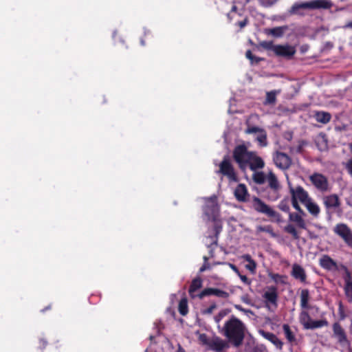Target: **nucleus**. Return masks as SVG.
Here are the masks:
<instances>
[{"mask_svg":"<svg viewBox=\"0 0 352 352\" xmlns=\"http://www.w3.org/2000/svg\"><path fill=\"white\" fill-rule=\"evenodd\" d=\"M233 158L242 170L249 168L251 170L256 171L265 166L264 160L256 152L249 151L244 144L238 145L234 148Z\"/></svg>","mask_w":352,"mask_h":352,"instance_id":"obj_1","label":"nucleus"},{"mask_svg":"<svg viewBox=\"0 0 352 352\" xmlns=\"http://www.w3.org/2000/svg\"><path fill=\"white\" fill-rule=\"evenodd\" d=\"M205 206L204 207V213L207 217L208 221L213 223V228L211 233L208 234L212 244L217 245L219 234L222 230V223L219 218V206L217 203V197L212 195L210 197L204 198Z\"/></svg>","mask_w":352,"mask_h":352,"instance_id":"obj_2","label":"nucleus"},{"mask_svg":"<svg viewBox=\"0 0 352 352\" xmlns=\"http://www.w3.org/2000/svg\"><path fill=\"white\" fill-rule=\"evenodd\" d=\"M245 330V324L239 319L232 317L226 321L222 331L228 341L234 346L238 347L243 343Z\"/></svg>","mask_w":352,"mask_h":352,"instance_id":"obj_3","label":"nucleus"},{"mask_svg":"<svg viewBox=\"0 0 352 352\" xmlns=\"http://www.w3.org/2000/svg\"><path fill=\"white\" fill-rule=\"evenodd\" d=\"M270 190L267 192L266 198L271 201H275L280 197L281 185L272 171L267 174V180Z\"/></svg>","mask_w":352,"mask_h":352,"instance_id":"obj_4","label":"nucleus"},{"mask_svg":"<svg viewBox=\"0 0 352 352\" xmlns=\"http://www.w3.org/2000/svg\"><path fill=\"white\" fill-rule=\"evenodd\" d=\"M265 307L271 312H274L278 307V292L275 286L267 287L262 294Z\"/></svg>","mask_w":352,"mask_h":352,"instance_id":"obj_5","label":"nucleus"},{"mask_svg":"<svg viewBox=\"0 0 352 352\" xmlns=\"http://www.w3.org/2000/svg\"><path fill=\"white\" fill-rule=\"evenodd\" d=\"M252 206L258 212L266 214L270 218L274 219L277 221H280V214L272 208L270 206L267 205L261 199L256 197H254L252 199Z\"/></svg>","mask_w":352,"mask_h":352,"instance_id":"obj_6","label":"nucleus"},{"mask_svg":"<svg viewBox=\"0 0 352 352\" xmlns=\"http://www.w3.org/2000/svg\"><path fill=\"white\" fill-rule=\"evenodd\" d=\"M252 206L258 212L266 214L270 218L274 219L277 221H280V214L272 208L270 206L267 205L261 199L256 197H254L252 199Z\"/></svg>","mask_w":352,"mask_h":352,"instance_id":"obj_7","label":"nucleus"},{"mask_svg":"<svg viewBox=\"0 0 352 352\" xmlns=\"http://www.w3.org/2000/svg\"><path fill=\"white\" fill-rule=\"evenodd\" d=\"M331 6L327 0H314L309 2L294 3L290 10L291 14H297L300 9L329 8Z\"/></svg>","mask_w":352,"mask_h":352,"instance_id":"obj_8","label":"nucleus"},{"mask_svg":"<svg viewBox=\"0 0 352 352\" xmlns=\"http://www.w3.org/2000/svg\"><path fill=\"white\" fill-rule=\"evenodd\" d=\"M333 232L349 248H352V230L346 224L343 223L336 224L333 228Z\"/></svg>","mask_w":352,"mask_h":352,"instance_id":"obj_9","label":"nucleus"},{"mask_svg":"<svg viewBox=\"0 0 352 352\" xmlns=\"http://www.w3.org/2000/svg\"><path fill=\"white\" fill-rule=\"evenodd\" d=\"M266 47L271 49L276 55L287 58H291L296 52L294 46L287 44L273 45L272 43H270Z\"/></svg>","mask_w":352,"mask_h":352,"instance_id":"obj_10","label":"nucleus"},{"mask_svg":"<svg viewBox=\"0 0 352 352\" xmlns=\"http://www.w3.org/2000/svg\"><path fill=\"white\" fill-rule=\"evenodd\" d=\"M219 172L226 176L230 181H237L236 173L228 156L226 155L223 157V160L219 164Z\"/></svg>","mask_w":352,"mask_h":352,"instance_id":"obj_11","label":"nucleus"},{"mask_svg":"<svg viewBox=\"0 0 352 352\" xmlns=\"http://www.w3.org/2000/svg\"><path fill=\"white\" fill-rule=\"evenodd\" d=\"M288 186L291 195V199L297 200L304 204L310 198L308 192L302 186H298L294 187L289 182H288Z\"/></svg>","mask_w":352,"mask_h":352,"instance_id":"obj_12","label":"nucleus"},{"mask_svg":"<svg viewBox=\"0 0 352 352\" xmlns=\"http://www.w3.org/2000/svg\"><path fill=\"white\" fill-rule=\"evenodd\" d=\"M333 336L337 340L338 344L342 346L349 347L350 342L347 338L344 329L338 322L333 324Z\"/></svg>","mask_w":352,"mask_h":352,"instance_id":"obj_13","label":"nucleus"},{"mask_svg":"<svg viewBox=\"0 0 352 352\" xmlns=\"http://www.w3.org/2000/svg\"><path fill=\"white\" fill-rule=\"evenodd\" d=\"M229 341L221 339L219 337L214 336L210 339L209 349L215 352H223L230 347Z\"/></svg>","mask_w":352,"mask_h":352,"instance_id":"obj_14","label":"nucleus"},{"mask_svg":"<svg viewBox=\"0 0 352 352\" xmlns=\"http://www.w3.org/2000/svg\"><path fill=\"white\" fill-rule=\"evenodd\" d=\"M313 185L320 191H326L328 189L327 179L322 174L314 173L309 177Z\"/></svg>","mask_w":352,"mask_h":352,"instance_id":"obj_15","label":"nucleus"},{"mask_svg":"<svg viewBox=\"0 0 352 352\" xmlns=\"http://www.w3.org/2000/svg\"><path fill=\"white\" fill-rule=\"evenodd\" d=\"M274 162L277 167L280 169H287L291 165L290 157L281 152H277L274 156Z\"/></svg>","mask_w":352,"mask_h":352,"instance_id":"obj_16","label":"nucleus"},{"mask_svg":"<svg viewBox=\"0 0 352 352\" xmlns=\"http://www.w3.org/2000/svg\"><path fill=\"white\" fill-rule=\"evenodd\" d=\"M215 296L221 298H227L229 296V294L223 290L217 289V288H207L201 291L199 294L198 297L199 298H203L204 296Z\"/></svg>","mask_w":352,"mask_h":352,"instance_id":"obj_17","label":"nucleus"},{"mask_svg":"<svg viewBox=\"0 0 352 352\" xmlns=\"http://www.w3.org/2000/svg\"><path fill=\"white\" fill-rule=\"evenodd\" d=\"M344 293L349 302H352V277L350 272L346 270L344 276Z\"/></svg>","mask_w":352,"mask_h":352,"instance_id":"obj_18","label":"nucleus"},{"mask_svg":"<svg viewBox=\"0 0 352 352\" xmlns=\"http://www.w3.org/2000/svg\"><path fill=\"white\" fill-rule=\"evenodd\" d=\"M320 266L327 270H336L338 269L337 263L328 255H323L320 258Z\"/></svg>","mask_w":352,"mask_h":352,"instance_id":"obj_19","label":"nucleus"},{"mask_svg":"<svg viewBox=\"0 0 352 352\" xmlns=\"http://www.w3.org/2000/svg\"><path fill=\"white\" fill-rule=\"evenodd\" d=\"M292 276L299 280L302 283H305L307 279V275L305 270L298 264H294L292 270Z\"/></svg>","mask_w":352,"mask_h":352,"instance_id":"obj_20","label":"nucleus"},{"mask_svg":"<svg viewBox=\"0 0 352 352\" xmlns=\"http://www.w3.org/2000/svg\"><path fill=\"white\" fill-rule=\"evenodd\" d=\"M236 199L239 201H246L248 197V192L245 184H239L234 190Z\"/></svg>","mask_w":352,"mask_h":352,"instance_id":"obj_21","label":"nucleus"},{"mask_svg":"<svg viewBox=\"0 0 352 352\" xmlns=\"http://www.w3.org/2000/svg\"><path fill=\"white\" fill-rule=\"evenodd\" d=\"M303 205L313 217H318L320 212V208L311 197Z\"/></svg>","mask_w":352,"mask_h":352,"instance_id":"obj_22","label":"nucleus"},{"mask_svg":"<svg viewBox=\"0 0 352 352\" xmlns=\"http://www.w3.org/2000/svg\"><path fill=\"white\" fill-rule=\"evenodd\" d=\"M305 215V213L302 214L300 212H289V221L295 223L299 228H305L306 223L303 219V217Z\"/></svg>","mask_w":352,"mask_h":352,"instance_id":"obj_23","label":"nucleus"},{"mask_svg":"<svg viewBox=\"0 0 352 352\" xmlns=\"http://www.w3.org/2000/svg\"><path fill=\"white\" fill-rule=\"evenodd\" d=\"M323 203L327 208H336L340 206L339 198L336 195L324 197Z\"/></svg>","mask_w":352,"mask_h":352,"instance_id":"obj_24","label":"nucleus"},{"mask_svg":"<svg viewBox=\"0 0 352 352\" xmlns=\"http://www.w3.org/2000/svg\"><path fill=\"white\" fill-rule=\"evenodd\" d=\"M260 333L267 340L273 343L277 348L281 349L283 342L278 339V338L271 332H266L264 331H260Z\"/></svg>","mask_w":352,"mask_h":352,"instance_id":"obj_25","label":"nucleus"},{"mask_svg":"<svg viewBox=\"0 0 352 352\" xmlns=\"http://www.w3.org/2000/svg\"><path fill=\"white\" fill-rule=\"evenodd\" d=\"M202 287V280L198 277L192 280L188 292L191 298H194L197 296L195 294V292H197L199 289Z\"/></svg>","mask_w":352,"mask_h":352,"instance_id":"obj_26","label":"nucleus"},{"mask_svg":"<svg viewBox=\"0 0 352 352\" xmlns=\"http://www.w3.org/2000/svg\"><path fill=\"white\" fill-rule=\"evenodd\" d=\"M241 258L248 263L247 265H245V268L248 270H249L252 274H254L256 273V263L252 258V256L250 254H247L242 255Z\"/></svg>","mask_w":352,"mask_h":352,"instance_id":"obj_27","label":"nucleus"},{"mask_svg":"<svg viewBox=\"0 0 352 352\" xmlns=\"http://www.w3.org/2000/svg\"><path fill=\"white\" fill-rule=\"evenodd\" d=\"M314 117L317 122L327 124L331 120V114L324 111H317L315 113Z\"/></svg>","mask_w":352,"mask_h":352,"instance_id":"obj_28","label":"nucleus"},{"mask_svg":"<svg viewBox=\"0 0 352 352\" xmlns=\"http://www.w3.org/2000/svg\"><path fill=\"white\" fill-rule=\"evenodd\" d=\"M280 91L278 90H273L271 91H268L266 94V98L264 101L265 105H269V104H275L276 102V96L278 94H279Z\"/></svg>","mask_w":352,"mask_h":352,"instance_id":"obj_29","label":"nucleus"},{"mask_svg":"<svg viewBox=\"0 0 352 352\" xmlns=\"http://www.w3.org/2000/svg\"><path fill=\"white\" fill-rule=\"evenodd\" d=\"M310 299L309 290L302 289L300 292V306L302 309L309 308V301Z\"/></svg>","mask_w":352,"mask_h":352,"instance_id":"obj_30","label":"nucleus"},{"mask_svg":"<svg viewBox=\"0 0 352 352\" xmlns=\"http://www.w3.org/2000/svg\"><path fill=\"white\" fill-rule=\"evenodd\" d=\"M254 173L252 175V179L254 182L259 185L263 184L267 180V175H265L263 172H257L254 171Z\"/></svg>","mask_w":352,"mask_h":352,"instance_id":"obj_31","label":"nucleus"},{"mask_svg":"<svg viewBox=\"0 0 352 352\" xmlns=\"http://www.w3.org/2000/svg\"><path fill=\"white\" fill-rule=\"evenodd\" d=\"M256 141L261 147H265L267 145V133L265 129L260 131L256 135Z\"/></svg>","mask_w":352,"mask_h":352,"instance_id":"obj_32","label":"nucleus"},{"mask_svg":"<svg viewBox=\"0 0 352 352\" xmlns=\"http://www.w3.org/2000/svg\"><path fill=\"white\" fill-rule=\"evenodd\" d=\"M299 320L300 323L303 325L304 328L308 329V327L311 322V318L309 316L308 312L306 311H302L300 314Z\"/></svg>","mask_w":352,"mask_h":352,"instance_id":"obj_33","label":"nucleus"},{"mask_svg":"<svg viewBox=\"0 0 352 352\" xmlns=\"http://www.w3.org/2000/svg\"><path fill=\"white\" fill-rule=\"evenodd\" d=\"M283 329L287 340L289 342H292L296 340L295 336L288 324H283Z\"/></svg>","mask_w":352,"mask_h":352,"instance_id":"obj_34","label":"nucleus"},{"mask_svg":"<svg viewBox=\"0 0 352 352\" xmlns=\"http://www.w3.org/2000/svg\"><path fill=\"white\" fill-rule=\"evenodd\" d=\"M328 325V322L326 320H313L308 327V329H314L317 328H320L322 327H326Z\"/></svg>","mask_w":352,"mask_h":352,"instance_id":"obj_35","label":"nucleus"},{"mask_svg":"<svg viewBox=\"0 0 352 352\" xmlns=\"http://www.w3.org/2000/svg\"><path fill=\"white\" fill-rule=\"evenodd\" d=\"M179 312L182 316H186L188 312V301L186 298H182L179 303Z\"/></svg>","mask_w":352,"mask_h":352,"instance_id":"obj_36","label":"nucleus"},{"mask_svg":"<svg viewBox=\"0 0 352 352\" xmlns=\"http://www.w3.org/2000/svg\"><path fill=\"white\" fill-rule=\"evenodd\" d=\"M270 278L276 283L284 284L285 283V276L278 274L270 273L269 274Z\"/></svg>","mask_w":352,"mask_h":352,"instance_id":"obj_37","label":"nucleus"},{"mask_svg":"<svg viewBox=\"0 0 352 352\" xmlns=\"http://www.w3.org/2000/svg\"><path fill=\"white\" fill-rule=\"evenodd\" d=\"M197 334L198 335V340L200 344H201L204 346L209 347L210 339H208L207 335L205 333H200L198 331L197 332Z\"/></svg>","mask_w":352,"mask_h":352,"instance_id":"obj_38","label":"nucleus"},{"mask_svg":"<svg viewBox=\"0 0 352 352\" xmlns=\"http://www.w3.org/2000/svg\"><path fill=\"white\" fill-rule=\"evenodd\" d=\"M285 231L293 236V237L296 239H298L299 238L298 232L295 227L292 225L289 224L287 226L285 227Z\"/></svg>","mask_w":352,"mask_h":352,"instance_id":"obj_39","label":"nucleus"},{"mask_svg":"<svg viewBox=\"0 0 352 352\" xmlns=\"http://www.w3.org/2000/svg\"><path fill=\"white\" fill-rule=\"evenodd\" d=\"M263 129L262 128H260V127H258V126H249L247 129L245 130V133H248V134H258L260 133V131H263Z\"/></svg>","mask_w":352,"mask_h":352,"instance_id":"obj_40","label":"nucleus"},{"mask_svg":"<svg viewBox=\"0 0 352 352\" xmlns=\"http://www.w3.org/2000/svg\"><path fill=\"white\" fill-rule=\"evenodd\" d=\"M278 208L280 210H282L283 212H289V206L288 205L287 201L285 199L282 200L279 203Z\"/></svg>","mask_w":352,"mask_h":352,"instance_id":"obj_41","label":"nucleus"},{"mask_svg":"<svg viewBox=\"0 0 352 352\" xmlns=\"http://www.w3.org/2000/svg\"><path fill=\"white\" fill-rule=\"evenodd\" d=\"M241 300H242L243 302L245 303L248 305L252 307L254 306V302L252 301V298L250 297L248 294L242 295L241 297Z\"/></svg>","mask_w":352,"mask_h":352,"instance_id":"obj_42","label":"nucleus"},{"mask_svg":"<svg viewBox=\"0 0 352 352\" xmlns=\"http://www.w3.org/2000/svg\"><path fill=\"white\" fill-rule=\"evenodd\" d=\"M234 308L241 312H243L244 314H245L247 316H254V313L250 310V309H244L241 305H234Z\"/></svg>","mask_w":352,"mask_h":352,"instance_id":"obj_43","label":"nucleus"},{"mask_svg":"<svg viewBox=\"0 0 352 352\" xmlns=\"http://www.w3.org/2000/svg\"><path fill=\"white\" fill-rule=\"evenodd\" d=\"M261 232L272 233V227L270 226H257L256 227V232L258 233V232Z\"/></svg>","mask_w":352,"mask_h":352,"instance_id":"obj_44","label":"nucleus"},{"mask_svg":"<svg viewBox=\"0 0 352 352\" xmlns=\"http://www.w3.org/2000/svg\"><path fill=\"white\" fill-rule=\"evenodd\" d=\"M216 307H217V305L215 304H212L208 308L202 309L201 314L204 315L211 314L214 311V310L216 309Z\"/></svg>","mask_w":352,"mask_h":352,"instance_id":"obj_45","label":"nucleus"},{"mask_svg":"<svg viewBox=\"0 0 352 352\" xmlns=\"http://www.w3.org/2000/svg\"><path fill=\"white\" fill-rule=\"evenodd\" d=\"M291 200H292V204L293 208L296 210H297L298 212L304 214L305 212L302 210V208H300V206L299 205L300 201H298L297 200H294V199H291Z\"/></svg>","mask_w":352,"mask_h":352,"instance_id":"obj_46","label":"nucleus"},{"mask_svg":"<svg viewBox=\"0 0 352 352\" xmlns=\"http://www.w3.org/2000/svg\"><path fill=\"white\" fill-rule=\"evenodd\" d=\"M270 33L275 36H280L283 34V30L281 28H275L270 30Z\"/></svg>","mask_w":352,"mask_h":352,"instance_id":"obj_47","label":"nucleus"},{"mask_svg":"<svg viewBox=\"0 0 352 352\" xmlns=\"http://www.w3.org/2000/svg\"><path fill=\"white\" fill-rule=\"evenodd\" d=\"M245 56L247 58L250 59L252 63L255 60L256 63H258L260 59L255 58L253 56L252 52L250 50H248L245 53Z\"/></svg>","mask_w":352,"mask_h":352,"instance_id":"obj_48","label":"nucleus"},{"mask_svg":"<svg viewBox=\"0 0 352 352\" xmlns=\"http://www.w3.org/2000/svg\"><path fill=\"white\" fill-rule=\"evenodd\" d=\"M238 276H239L241 280L244 284L248 285H250L251 284V280L246 276L243 275L241 273H239V274H238Z\"/></svg>","mask_w":352,"mask_h":352,"instance_id":"obj_49","label":"nucleus"},{"mask_svg":"<svg viewBox=\"0 0 352 352\" xmlns=\"http://www.w3.org/2000/svg\"><path fill=\"white\" fill-rule=\"evenodd\" d=\"M345 168L351 176H352V159H350L345 164Z\"/></svg>","mask_w":352,"mask_h":352,"instance_id":"obj_50","label":"nucleus"},{"mask_svg":"<svg viewBox=\"0 0 352 352\" xmlns=\"http://www.w3.org/2000/svg\"><path fill=\"white\" fill-rule=\"evenodd\" d=\"M226 316V313L224 311H221L217 316L214 317V321L217 323H219L222 318Z\"/></svg>","mask_w":352,"mask_h":352,"instance_id":"obj_51","label":"nucleus"},{"mask_svg":"<svg viewBox=\"0 0 352 352\" xmlns=\"http://www.w3.org/2000/svg\"><path fill=\"white\" fill-rule=\"evenodd\" d=\"M210 268V265L208 262H204L203 265L199 269V272H204V271L209 270Z\"/></svg>","mask_w":352,"mask_h":352,"instance_id":"obj_52","label":"nucleus"},{"mask_svg":"<svg viewBox=\"0 0 352 352\" xmlns=\"http://www.w3.org/2000/svg\"><path fill=\"white\" fill-rule=\"evenodd\" d=\"M315 227L316 228H318V230H321L322 232H323V233L327 235L328 234V230L326 227L324 226H322L320 225H316Z\"/></svg>","mask_w":352,"mask_h":352,"instance_id":"obj_53","label":"nucleus"},{"mask_svg":"<svg viewBox=\"0 0 352 352\" xmlns=\"http://www.w3.org/2000/svg\"><path fill=\"white\" fill-rule=\"evenodd\" d=\"M338 311H339V314H340V318L344 319L345 318V315H344L343 307H342V305L341 303H340V305H339Z\"/></svg>","mask_w":352,"mask_h":352,"instance_id":"obj_54","label":"nucleus"},{"mask_svg":"<svg viewBox=\"0 0 352 352\" xmlns=\"http://www.w3.org/2000/svg\"><path fill=\"white\" fill-rule=\"evenodd\" d=\"M228 265L237 275L239 274L240 272L236 265L232 263H228Z\"/></svg>","mask_w":352,"mask_h":352,"instance_id":"obj_55","label":"nucleus"},{"mask_svg":"<svg viewBox=\"0 0 352 352\" xmlns=\"http://www.w3.org/2000/svg\"><path fill=\"white\" fill-rule=\"evenodd\" d=\"M333 47V43L327 41L324 44V48L326 50H330Z\"/></svg>","mask_w":352,"mask_h":352,"instance_id":"obj_56","label":"nucleus"},{"mask_svg":"<svg viewBox=\"0 0 352 352\" xmlns=\"http://www.w3.org/2000/svg\"><path fill=\"white\" fill-rule=\"evenodd\" d=\"M247 19H245L244 20L241 21H239V23H237V25L241 28H244L246 25H247Z\"/></svg>","mask_w":352,"mask_h":352,"instance_id":"obj_57","label":"nucleus"},{"mask_svg":"<svg viewBox=\"0 0 352 352\" xmlns=\"http://www.w3.org/2000/svg\"><path fill=\"white\" fill-rule=\"evenodd\" d=\"M343 28H344V29H347V28L352 29V21H350V22H349V23H346V24L343 26Z\"/></svg>","mask_w":352,"mask_h":352,"instance_id":"obj_58","label":"nucleus"},{"mask_svg":"<svg viewBox=\"0 0 352 352\" xmlns=\"http://www.w3.org/2000/svg\"><path fill=\"white\" fill-rule=\"evenodd\" d=\"M309 237H310L311 239H317V238H318V236H317V235H316V234H314L313 232H310L309 233Z\"/></svg>","mask_w":352,"mask_h":352,"instance_id":"obj_59","label":"nucleus"},{"mask_svg":"<svg viewBox=\"0 0 352 352\" xmlns=\"http://www.w3.org/2000/svg\"><path fill=\"white\" fill-rule=\"evenodd\" d=\"M236 6H233L232 8V11H236Z\"/></svg>","mask_w":352,"mask_h":352,"instance_id":"obj_60","label":"nucleus"},{"mask_svg":"<svg viewBox=\"0 0 352 352\" xmlns=\"http://www.w3.org/2000/svg\"><path fill=\"white\" fill-rule=\"evenodd\" d=\"M208 257H207V256H204V262H208Z\"/></svg>","mask_w":352,"mask_h":352,"instance_id":"obj_61","label":"nucleus"},{"mask_svg":"<svg viewBox=\"0 0 352 352\" xmlns=\"http://www.w3.org/2000/svg\"><path fill=\"white\" fill-rule=\"evenodd\" d=\"M305 50H306L305 48L302 47V51L304 52Z\"/></svg>","mask_w":352,"mask_h":352,"instance_id":"obj_62","label":"nucleus"},{"mask_svg":"<svg viewBox=\"0 0 352 352\" xmlns=\"http://www.w3.org/2000/svg\"><path fill=\"white\" fill-rule=\"evenodd\" d=\"M305 50H306L305 48L302 47V51L304 52Z\"/></svg>","mask_w":352,"mask_h":352,"instance_id":"obj_63","label":"nucleus"},{"mask_svg":"<svg viewBox=\"0 0 352 352\" xmlns=\"http://www.w3.org/2000/svg\"><path fill=\"white\" fill-rule=\"evenodd\" d=\"M349 352H352V348L349 349Z\"/></svg>","mask_w":352,"mask_h":352,"instance_id":"obj_64","label":"nucleus"}]
</instances>
